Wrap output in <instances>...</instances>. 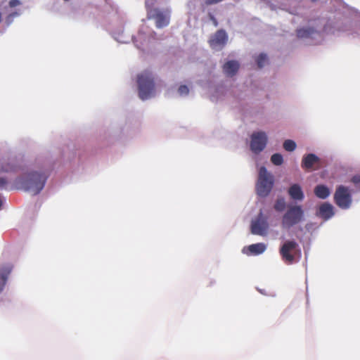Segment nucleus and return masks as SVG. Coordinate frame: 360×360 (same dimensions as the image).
Listing matches in <instances>:
<instances>
[{
  "mask_svg": "<svg viewBox=\"0 0 360 360\" xmlns=\"http://www.w3.org/2000/svg\"><path fill=\"white\" fill-rule=\"evenodd\" d=\"M139 97L144 101L154 96L155 93V79L152 72L146 70L137 75Z\"/></svg>",
  "mask_w": 360,
  "mask_h": 360,
  "instance_id": "nucleus-1",
  "label": "nucleus"
},
{
  "mask_svg": "<svg viewBox=\"0 0 360 360\" xmlns=\"http://www.w3.org/2000/svg\"><path fill=\"white\" fill-rule=\"evenodd\" d=\"M46 176L44 173L33 172L27 174L25 176L18 178L17 182L21 184L22 187L33 195H37L44 188Z\"/></svg>",
  "mask_w": 360,
  "mask_h": 360,
  "instance_id": "nucleus-2",
  "label": "nucleus"
},
{
  "mask_svg": "<svg viewBox=\"0 0 360 360\" xmlns=\"http://www.w3.org/2000/svg\"><path fill=\"white\" fill-rule=\"evenodd\" d=\"M305 219L304 211L301 205H292L288 209L282 217V226L290 229L304 221Z\"/></svg>",
  "mask_w": 360,
  "mask_h": 360,
  "instance_id": "nucleus-3",
  "label": "nucleus"
},
{
  "mask_svg": "<svg viewBox=\"0 0 360 360\" xmlns=\"http://www.w3.org/2000/svg\"><path fill=\"white\" fill-rule=\"evenodd\" d=\"M274 185V177L268 172L265 167H261L259 170L258 179L256 184V190L258 195L267 196L271 192Z\"/></svg>",
  "mask_w": 360,
  "mask_h": 360,
  "instance_id": "nucleus-4",
  "label": "nucleus"
},
{
  "mask_svg": "<svg viewBox=\"0 0 360 360\" xmlns=\"http://www.w3.org/2000/svg\"><path fill=\"white\" fill-rule=\"evenodd\" d=\"M283 261L287 264L296 262L301 257L298 243L295 240L285 241L279 250Z\"/></svg>",
  "mask_w": 360,
  "mask_h": 360,
  "instance_id": "nucleus-5",
  "label": "nucleus"
},
{
  "mask_svg": "<svg viewBox=\"0 0 360 360\" xmlns=\"http://www.w3.org/2000/svg\"><path fill=\"white\" fill-rule=\"evenodd\" d=\"M146 5L148 7L147 2ZM147 18L154 20L158 28H162L169 24L170 12L168 10L162 11L158 8H147Z\"/></svg>",
  "mask_w": 360,
  "mask_h": 360,
  "instance_id": "nucleus-6",
  "label": "nucleus"
},
{
  "mask_svg": "<svg viewBox=\"0 0 360 360\" xmlns=\"http://www.w3.org/2000/svg\"><path fill=\"white\" fill-rule=\"evenodd\" d=\"M334 200L339 207L349 208L352 203V196L349 189L344 186H338L334 195Z\"/></svg>",
  "mask_w": 360,
  "mask_h": 360,
  "instance_id": "nucleus-7",
  "label": "nucleus"
},
{
  "mask_svg": "<svg viewBox=\"0 0 360 360\" xmlns=\"http://www.w3.org/2000/svg\"><path fill=\"white\" fill-rule=\"evenodd\" d=\"M267 136L264 131L254 132L251 135L250 149L258 154L262 152L266 147L267 143Z\"/></svg>",
  "mask_w": 360,
  "mask_h": 360,
  "instance_id": "nucleus-8",
  "label": "nucleus"
},
{
  "mask_svg": "<svg viewBox=\"0 0 360 360\" xmlns=\"http://www.w3.org/2000/svg\"><path fill=\"white\" fill-rule=\"evenodd\" d=\"M251 233L255 235L265 236L269 229L267 219L264 216L262 212H259L257 217L252 221Z\"/></svg>",
  "mask_w": 360,
  "mask_h": 360,
  "instance_id": "nucleus-9",
  "label": "nucleus"
},
{
  "mask_svg": "<svg viewBox=\"0 0 360 360\" xmlns=\"http://www.w3.org/2000/svg\"><path fill=\"white\" fill-rule=\"evenodd\" d=\"M228 41V34L223 29L217 30L209 39L210 46L212 49L221 50Z\"/></svg>",
  "mask_w": 360,
  "mask_h": 360,
  "instance_id": "nucleus-10",
  "label": "nucleus"
},
{
  "mask_svg": "<svg viewBox=\"0 0 360 360\" xmlns=\"http://www.w3.org/2000/svg\"><path fill=\"white\" fill-rule=\"evenodd\" d=\"M288 193L290 198L294 200L302 201L304 195L301 186L297 184H294L290 186Z\"/></svg>",
  "mask_w": 360,
  "mask_h": 360,
  "instance_id": "nucleus-11",
  "label": "nucleus"
},
{
  "mask_svg": "<svg viewBox=\"0 0 360 360\" xmlns=\"http://www.w3.org/2000/svg\"><path fill=\"white\" fill-rule=\"evenodd\" d=\"M11 271L12 266L10 264L3 265L0 267V293L3 291Z\"/></svg>",
  "mask_w": 360,
  "mask_h": 360,
  "instance_id": "nucleus-12",
  "label": "nucleus"
},
{
  "mask_svg": "<svg viewBox=\"0 0 360 360\" xmlns=\"http://www.w3.org/2000/svg\"><path fill=\"white\" fill-rule=\"evenodd\" d=\"M239 69V63L236 60H229L223 65V71L228 77L235 75Z\"/></svg>",
  "mask_w": 360,
  "mask_h": 360,
  "instance_id": "nucleus-13",
  "label": "nucleus"
},
{
  "mask_svg": "<svg viewBox=\"0 0 360 360\" xmlns=\"http://www.w3.org/2000/svg\"><path fill=\"white\" fill-rule=\"evenodd\" d=\"M319 161V158L316 155L313 153L307 154L302 159V167L305 169H311Z\"/></svg>",
  "mask_w": 360,
  "mask_h": 360,
  "instance_id": "nucleus-14",
  "label": "nucleus"
},
{
  "mask_svg": "<svg viewBox=\"0 0 360 360\" xmlns=\"http://www.w3.org/2000/svg\"><path fill=\"white\" fill-rule=\"evenodd\" d=\"M318 214L324 219H328L334 214L333 206L327 202L323 203L319 207Z\"/></svg>",
  "mask_w": 360,
  "mask_h": 360,
  "instance_id": "nucleus-15",
  "label": "nucleus"
},
{
  "mask_svg": "<svg viewBox=\"0 0 360 360\" xmlns=\"http://www.w3.org/2000/svg\"><path fill=\"white\" fill-rule=\"evenodd\" d=\"M314 191L315 195L320 199L327 198L330 193L329 188L323 184L317 185Z\"/></svg>",
  "mask_w": 360,
  "mask_h": 360,
  "instance_id": "nucleus-16",
  "label": "nucleus"
},
{
  "mask_svg": "<svg viewBox=\"0 0 360 360\" xmlns=\"http://www.w3.org/2000/svg\"><path fill=\"white\" fill-rule=\"evenodd\" d=\"M248 250L250 252V254L257 255L262 254L266 250V245L264 243H255L250 245L248 247Z\"/></svg>",
  "mask_w": 360,
  "mask_h": 360,
  "instance_id": "nucleus-17",
  "label": "nucleus"
},
{
  "mask_svg": "<svg viewBox=\"0 0 360 360\" xmlns=\"http://www.w3.org/2000/svg\"><path fill=\"white\" fill-rule=\"evenodd\" d=\"M285 208V201L284 198H278L274 204V209L278 212H283Z\"/></svg>",
  "mask_w": 360,
  "mask_h": 360,
  "instance_id": "nucleus-18",
  "label": "nucleus"
},
{
  "mask_svg": "<svg viewBox=\"0 0 360 360\" xmlns=\"http://www.w3.org/2000/svg\"><path fill=\"white\" fill-rule=\"evenodd\" d=\"M271 162L277 166L281 165L283 162V158L281 154L280 153H274L271 157Z\"/></svg>",
  "mask_w": 360,
  "mask_h": 360,
  "instance_id": "nucleus-19",
  "label": "nucleus"
},
{
  "mask_svg": "<svg viewBox=\"0 0 360 360\" xmlns=\"http://www.w3.org/2000/svg\"><path fill=\"white\" fill-rule=\"evenodd\" d=\"M283 148L287 151H293L296 148V143L295 141L288 139L283 143Z\"/></svg>",
  "mask_w": 360,
  "mask_h": 360,
  "instance_id": "nucleus-20",
  "label": "nucleus"
},
{
  "mask_svg": "<svg viewBox=\"0 0 360 360\" xmlns=\"http://www.w3.org/2000/svg\"><path fill=\"white\" fill-rule=\"evenodd\" d=\"M267 61V56L264 53H260L256 59L258 68H262Z\"/></svg>",
  "mask_w": 360,
  "mask_h": 360,
  "instance_id": "nucleus-21",
  "label": "nucleus"
},
{
  "mask_svg": "<svg viewBox=\"0 0 360 360\" xmlns=\"http://www.w3.org/2000/svg\"><path fill=\"white\" fill-rule=\"evenodd\" d=\"M179 94L181 96L187 95L189 93V89L186 85H181L178 89Z\"/></svg>",
  "mask_w": 360,
  "mask_h": 360,
  "instance_id": "nucleus-22",
  "label": "nucleus"
},
{
  "mask_svg": "<svg viewBox=\"0 0 360 360\" xmlns=\"http://www.w3.org/2000/svg\"><path fill=\"white\" fill-rule=\"evenodd\" d=\"M351 181L356 186L360 187V174L354 175Z\"/></svg>",
  "mask_w": 360,
  "mask_h": 360,
  "instance_id": "nucleus-23",
  "label": "nucleus"
},
{
  "mask_svg": "<svg viewBox=\"0 0 360 360\" xmlns=\"http://www.w3.org/2000/svg\"><path fill=\"white\" fill-rule=\"evenodd\" d=\"M8 184L6 178L0 177V189H6Z\"/></svg>",
  "mask_w": 360,
  "mask_h": 360,
  "instance_id": "nucleus-24",
  "label": "nucleus"
},
{
  "mask_svg": "<svg viewBox=\"0 0 360 360\" xmlns=\"http://www.w3.org/2000/svg\"><path fill=\"white\" fill-rule=\"evenodd\" d=\"M310 34V32H309V31H308V30H299L297 31V35H298L299 37H303V36H304V35H306V36H307V35H308V34Z\"/></svg>",
  "mask_w": 360,
  "mask_h": 360,
  "instance_id": "nucleus-25",
  "label": "nucleus"
},
{
  "mask_svg": "<svg viewBox=\"0 0 360 360\" xmlns=\"http://www.w3.org/2000/svg\"><path fill=\"white\" fill-rule=\"evenodd\" d=\"M20 5V1L19 0H11L9 1V6L13 8L17 6Z\"/></svg>",
  "mask_w": 360,
  "mask_h": 360,
  "instance_id": "nucleus-26",
  "label": "nucleus"
},
{
  "mask_svg": "<svg viewBox=\"0 0 360 360\" xmlns=\"http://www.w3.org/2000/svg\"><path fill=\"white\" fill-rule=\"evenodd\" d=\"M17 15H18V13L16 12L9 14L7 17V21L10 22L12 20V18L16 16Z\"/></svg>",
  "mask_w": 360,
  "mask_h": 360,
  "instance_id": "nucleus-27",
  "label": "nucleus"
},
{
  "mask_svg": "<svg viewBox=\"0 0 360 360\" xmlns=\"http://www.w3.org/2000/svg\"><path fill=\"white\" fill-rule=\"evenodd\" d=\"M210 20L212 21L213 25L217 27L218 26V21L212 15H210Z\"/></svg>",
  "mask_w": 360,
  "mask_h": 360,
  "instance_id": "nucleus-28",
  "label": "nucleus"
},
{
  "mask_svg": "<svg viewBox=\"0 0 360 360\" xmlns=\"http://www.w3.org/2000/svg\"><path fill=\"white\" fill-rule=\"evenodd\" d=\"M10 169L11 167L9 166H6L5 167H2L1 170L3 172H8Z\"/></svg>",
  "mask_w": 360,
  "mask_h": 360,
  "instance_id": "nucleus-29",
  "label": "nucleus"
},
{
  "mask_svg": "<svg viewBox=\"0 0 360 360\" xmlns=\"http://www.w3.org/2000/svg\"><path fill=\"white\" fill-rule=\"evenodd\" d=\"M1 22V13L0 12V22Z\"/></svg>",
  "mask_w": 360,
  "mask_h": 360,
  "instance_id": "nucleus-30",
  "label": "nucleus"
}]
</instances>
